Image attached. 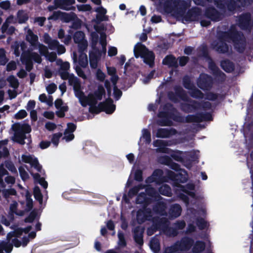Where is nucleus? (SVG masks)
<instances>
[{"label":"nucleus","mask_w":253,"mask_h":253,"mask_svg":"<svg viewBox=\"0 0 253 253\" xmlns=\"http://www.w3.org/2000/svg\"><path fill=\"white\" fill-rule=\"evenodd\" d=\"M226 42L233 43L237 52L243 53L246 48V39L243 33L232 25L226 31H219L217 33V40L211 43V48L219 54H226L229 47Z\"/></svg>","instance_id":"obj_1"},{"label":"nucleus","mask_w":253,"mask_h":253,"mask_svg":"<svg viewBox=\"0 0 253 253\" xmlns=\"http://www.w3.org/2000/svg\"><path fill=\"white\" fill-rule=\"evenodd\" d=\"M190 5V3L184 0H166L163 4L164 11L167 14L172 13L175 17H183L187 22L197 21L201 14V9L195 6L186 13Z\"/></svg>","instance_id":"obj_2"},{"label":"nucleus","mask_w":253,"mask_h":253,"mask_svg":"<svg viewBox=\"0 0 253 253\" xmlns=\"http://www.w3.org/2000/svg\"><path fill=\"white\" fill-rule=\"evenodd\" d=\"M245 0H214L216 7L221 11L234 14L244 5Z\"/></svg>","instance_id":"obj_3"},{"label":"nucleus","mask_w":253,"mask_h":253,"mask_svg":"<svg viewBox=\"0 0 253 253\" xmlns=\"http://www.w3.org/2000/svg\"><path fill=\"white\" fill-rule=\"evenodd\" d=\"M162 111L159 112L158 117L159 118H170L174 121L182 123L184 122V118L178 115L174 114L176 109L173 105L170 103H166L163 106Z\"/></svg>","instance_id":"obj_4"},{"label":"nucleus","mask_w":253,"mask_h":253,"mask_svg":"<svg viewBox=\"0 0 253 253\" xmlns=\"http://www.w3.org/2000/svg\"><path fill=\"white\" fill-rule=\"evenodd\" d=\"M202 54L203 57L208 60H210L209 68L212 71L213 75L215 78H218L221 82H224L225 80L226 75L218 68L215 63L212 61L209 54L208 49L206 46L202 48Z\"/></svg>","instance_id":"obj_5"},{"label":"nucleus","mask_w":253,"mask_h":253,"mask_svg":"<svg viewBox=\"0 0 253 253\" xmlns=\"http://www.w3.org/2000/svg\"><path fill=\"white\" fill-rule=\"evenodd\" d=\"M69 84L72 85L75 96L79 98L81 105L84 107V100H86V96L82 90L81 82L78 78H72L69 80Z\"/></svg>","instance_id":"obj_6"},{"label":"nucleus","mask_w":253,"mask_h":253,"mask_svg":"<svg viewBox=\"0 0 253 253\" xmlns=\"http://www.w3.org/2000/svg\"><path fill=\"white\" fill-rule=\"evenodd\" d=\"M238 26L241 29L251 31L253 28L252 24V16L250 13L245 12L238 17Z\"/></svg>","instance_id":"obj_7"},{"label":"nucleus","mask_w":253,"mask_h":253,"mask_svg":"<svg viewBox=\"0 0 253 253\" xmlns=\"http://www.w3.org/2000/svg\"><path fill=\"white\" fill-rule=\"evenodd\" d=\"M213 84V80L211 76L204 74L200 76L197 82V85L199 88L204 90H208L211 89Z\"/></svg>","instance_id":"obj_8"},{"label":"nucleus","mask_w":253,"mask_h":253,"mask_svg":"<svg viewBox=\"0 0 253 253\" xmlns=\"http://www.w3.org/2000/svg\"><path fill=\"white\" fill-rule=\"evenodd\" d=\"M204 16L213 22H218L222 19V14L212 6L206 8Z\"/></svg>","instance_id":"obj_9"},{"label":"nucleus","mask_w":253,"mask_h":253,"mask_svg":"<svg viewBox=\"0 0 253 253\" xmlns=\"http://www.w3.org/2000/svg\"><path fill=\"white\" fill-rule=\"evenodd\" d=\"M183 101L186 102L180 103V109L183 112L186 113H189L198 110L197 104L194 103V101H197V100L188 97Z\"/></svg>","instance_id":"obj_10"},{"label":"nucleus","mask_w":253,"mask_h":253,"mask_svg":"<svg viewBox=\"0 0 253 253\" xmlns=\"http://www.w3.org/2000/svg\"><path fill=\"white\" fill-rule=\"evenodd\" d=\"M176 242L180 251H188L193 246L194 240L191 237L184 236Z\"/></svg>","instance_id":"obj_11"},{"label":"nucleus","mask_w":253,"mask_h":253,"mask_svg":"<svg viewBox=\"0 0 253 253\" xmlns=\"http://www.w3.org/2000/svg\"><path fill=\"white\" fill-rule=\"evenodd\" d=\"M181 171H182L184 174H182L181 172L175 173L172 171L169 170L167 173L169 179L174 181L175 183H185L187 180V178L186 176L187 172L184 169H182Z\"/></svg>","instance_id":"obj_12"},{"label":"nucleus","mask_w":253,"mask_h":253,"mask_svg":"<svg viewBox=\"0 0 253 253\" xmlns=\"http://www.w3.org/2000/svg\"><path fill=\"white\" fill-rule=\"evenodd\" d=\"M99 107H101L102 112H105L107 114H112L116 109V105L113 104V100L110 97L100 102Z\"/></svg>","instance_id":"obj_13"},{"label":"nucleus","mask_w":253,"mask_h":253,"mask_svg":"<svg viewBox=\"0 0 253 253\" xmlns=\"http://www.w3.org/2000/svg\"><path fill=\"white\" fill-rule=\"evenodd\" d=\"M151 216L150 210H139L136 213V220L138 224H141L146 220H150L148 217Z\"/></svg>","instance_id":"obj_14"},{"label":"nucleus","mask_w":253,"mask_h":253,"mask_svg":"<svg viewBox=\"0 0 253 253\" xmlns=\"http://www.w3.org/2000/svg\"><path fill=\"white\" fill-rule=\"evenodd\" d=\"M156 203L153 207V210L154 212L160 215H166L167 214V205L164 202L161 200L156 201Z\"/></svg>","instance_id":"obj_15"},{"label":"nucleus","mask_w":253,"mask_h":253,"mask_svg":"<svg viewBox=\"0 0 253 253\" xmlns=\"http://www.w3.org/2000/svg\"><path fill=\"white\" fill-rule=\"evenodd\" d=\"M163 64L169 68H177L178 67L177 59L172 54L167 55L162 61Z\"/></svg>","instance_id":"obj_16"},{"label":"nucleus","mask_w":253,"mask_h":253,"mask_svg":"<svg viewBox=\"0 0 253 253\" xmlns=\"http://www.w3.org/2000/svg\"><path fill=\"white\" fill-rule=\"evenodd\" d=\"M153 199L147 196L144 192L140 193L136 198V203L137 204H142L144 207H146L152 203Z\"/></svg>","instance_id":"obj_17"},{"label":"nucleus","mask_w":253,"mask_h":253,"mask_svg":"<svg viewBox=\"0 0 253 253\" xmlns=\"http://www.w3.org/2000/svg\"><path fill=\"white\" fill-rule=\"evenodd\" d=\"M148 50V49L144 44L141 42H138L134 48L133 52L134 56L136 58L139 56L142 57V56H143Z\"/></svg>","instance_id":"obj_18"},{"label":"nucleus","mask_w":253,"mask_h":253,"mask_svg":"<svg viewBox=\"0 0 253 253\" xmlns=\"http://www.w3.org/2000/svg\"><path fill=\"white\" fill-rule=\"evenodd\" d=\"M141 58L143 59L144 62L150 68L154 66L155 55L153 51L148 50Z\"/></svg>","instance_id":"obj_19"},{"label":"nucleus","mask_w":253,"mask_h":253,"mask_svg":"<svg viewBox=\"0 0 253 253\" xmlns=\"http://www.w3.org/2000/svg\"><path fill=\"white\" fill-rule=\"evenodd\" d=\"M146 195L153 198L154 201L161 200L163 198L159 194L158 192L152 186L149 185L145 189Z\"/></svg>","instance_id":"obj_20"},{"label":"nucleus","mask_w":253,"mask_h":253,"mask_svg":"<svg viewBox=\"0 0 253 253\" xmlns=\"http://www.w3.org/2000/svg\"><path fill=\"white\" fill-rule=\"evenodd\" d=\"M220 66L226 73H231L235 69L234 64L229 59L222 60L220 62Z\"/></svg>","instance_id":"obj_21"},{"label":"nucleus","mask_w":253,"mask_h":253,"mask_svg":"<svg viewBox=\"0 0 253 253\" xmlns=\"http://www.w3.org/2000/svg\"><path fill=\"white\" fill-rule=\"evenodd\" d=\"M181 206L178 204H175L171 206L169 210V213L171 217L177 218L181 214Z\"/></svg>","instance_id":"obj_22"},{"label":"nucleus","mask_w":253,"mask_h":253,"mask_svg":"<svg viewBox=\"0 0 253 253\" xmlns=\"http://www.w3.org/2000/svg\"><path fill=\"white\" fill-rule=\"evenodd\" d=\"M192 247V251L193 253H201L205 250L206 244L203 241L198 240L194 243Z\"/></svg>","instance_id":"obj_23"},{"label":"nucleus","mask_w":253,"mask_h":253,"mask_svg":"<svg viewBox=\"0 0 253 253\" xmlns=\"http://www.w3.org/2000/svg\"><path fill=\"white\" fill-rule=\"evenodd\" d=\"M13 128L16 129L19 132H22L24 134L30 133L31 131V126L27 124H20L19 123H16L13 125Z\"/></svg>","instance_id":"obj_24"},{"label":"nucleus","mask_w":253,"mask_h":253,"mask_svg":"<svg viewBox=\"0 0 253 253\" xmlns=\"http://www.w3.org/2000/svg\"><path fill=\"white\" fill-rule=\"evenodd\" d=\"M13 130L15 131L13 141L21 145L25 144V139L26 138V134L16 130L14 128H13Z\"/></svg>","instance_id":"obj_25"},{"label":"nucleus","mask_w":253,"mask_h":253,"mask_svg":"<svg viewBox=\"0 0 253 253\" xmlns=\"http://www.w3.org/2000/svg\"><path fill=\"white\" fill-rule=\"evenodd\" d=\"M26 40L31 45L35 46L38 42V37L34 34L32 30H29L27 32Z\"/></svg>","instance_id":"obj_26"},{"label":"nucleus","mask_w":253,"mask_h":253,"mask_svg":"<svg viewBox=\"0 0 253 253\" xmlns=\"http://www.w3.org/2000/svg\"><path fill=\"white\" fill-rule=\"evenodd\" d=\"M174 90L177 97L182 101L189 97L186 91L180 85H175L174 87Z\"/></svg>","instance_id":"obj_27"},{"label":"nucleus","mask_w":253,"mask_h":253,"mask_svg":"<svg viewBox=\"0 0 253 253\" xmlns=\"http://www.w3.org/2000/svg\"><path fill=\"white\" fill-rule=\"evenodd\" d=\"M159 194L164 196L170 197L172 195L171 189L170 187L166 184H163L159 188Z\"/></svg>","instance_id":"obj_28"},{"label":"nucleus","mask_w":253,"mask_h":253,"mask_svg":"<svg viewBox=\"0 0 253 253\" xmlns=\"http://www.w3.org/2000/svg\"><path fill=\"white\" fill-rule=\"evenodd\" d=\"M189 94L191 97L198 99H202L205 96L204 93L195 86L190 90Z\"/></svg>","instance_id":"obj_29"},{"label":"nucleus","mask_w":253,"mask_h":253,"mask_svg":"<svg viewBox=\"0 0 253 253\" xmlns=\"http://www.w3.org/2000/svg\"><path fill=\"white\" fill-rule=\"evenodd\" d=\"M76 18V14L73 12H71L70 13L62 12L61 20L64 22L68 23L74 20Z\"/></svg>","instance_id":"obj_30"},{"label":"nucleus","mask_w":253,"mask_h":253,"mask_svg":"<svg viewBox=\"0 0 253 253\" xmlns=\"http://www.w3.org/2000/svg\"><path fill=\"white\" fill-rule=\"evenodd\" d=\"M152 174L155 178V179L157 180V183H162L164 181V172L162 169H156L153 171Z\"/></svg>","instance_id":"obj_31"},{"label":"nucleus","mask_w":253,"mask_h":253,"mask_svg":"<svg viewBox=\"0 0 253 253\" xmlns=\"http://www.w3.org/2000/svg\"><path fill=\"white\" fill-rule=\"evenodd\" d=\"M92 94L98 100H101L105 95V90L102 85H99L97 89Z\"/></svg>","instance_id":"obj_32"},{"label":"nucleus","mask_w":253,"mask_h":253,"mask_svg":"<svg viewBox=\"0 0 253 253\" xmlns=\"http://www.w3.org/2000/svg\"><path fill=\"white\" fill-rule=\"evenodd\" d=\"M170 135V131L168 128H160L158 129L156 137L158 138H168Z\"/></svg>","instance_id":"obj_33"},{"label":"nucleus","mask_w":253,"mask_h":253,"mask_svg":"<svg viewBox=\"0 0 253 253\" xmlns=\"http://www.w3.org/2000/svg\"><path fill=\"white\" fill-rule=\"evenodd\" d=\"M28 58L31 59V60H34L35 62L41 64L42 61L41 56L36 52H32L29 53L28 54L25 55Z\"/></svg>","instance_id":"obj_34"},{"label":"nucleus","mask_w":253,"mask_h":253,"mask_svg":"<svg viewBox=\"0 0 253 253\" xmlns=\"http://www.w3.org/2000/svg\"><path fill=\"white\" fill-rule=\"evenodd\" d=\"M194 103L197 104L198 110L201 109L203 110H210L211 108V104L209 101H201L199 102L194 101Z\"/></svg>","instance_id":"obj_35"},{"label":"nucleus","mask_w":253,"mask_h":253,"mask_svg":"<svg viewBox=\"0 0 253 253\" xmlns=\"http://www.w3.org/2000/svg\"><path fill=\"white\" fill-rule=\"evenodd\" d=\"M183 154V152L182 151L176 150L170 154V157L171 158H172L177 162H182L184 161Z\"/></svg>","instance_id":"obj_36"},{"label":"nucleus","mask_w":253,"mask_h":253,"mask_svg":"<svg viewBox=\"0 0 253 253\" xmlns=\"http://www.w3.org/2000/svg\"><path fill=\"white\" fill-rule=\"evenodd\" d=\"M78 63L80 66L83 68H85L88 65L87 57L85 53L79 54Z\"/></svg>","instance_id":"obj_37"},{"label":"nucleus","mask_w":253,"mask_h":253,"mask_svg":"<svg viewBox=\"0 0 253 253\" xmlns=\"http://www.w3.org/2000/svg\"><path fill=\"white\" fill-rule=\"evenodd\" d=\"M33 194L35 199L40 203H42L43 200V196L39 186H36L34 187L33 190Z\"/></svg>","instance_id":"obj_38"},{"label":"nucleus","mask_w":253,"mask_h":253,"mask_svg":"<svg viewBox=\"0 0 253 253\" xmlns=\"http://www.w3.org/2000/svg\"><path fill=\"white\" fill-rule=\"evenodd\" d=\"M200 121L198 113L196 115H188L185 117V119H184V122L183 123H200Z\"/></svg>","instance_id":"obj_39"},{"label":"nucleus","mask_w":253,"mask_h":253,"mask_svg":"<svg viewBox=\"0 0 253 253\" xmlns=\"http://www.w3.org/2000/svg\"><path fill=\"white\" fill-rule=\"evenodd\" d=\"M58 74L60 76L61 78L63 80H68L69 83V80L72 78H77L74 76V74H70L68 71H61L58 70Z\"/></svg>","instance_id":"obj_40"},{"label":"nucleus","mask_w":253,"mask_h":253,"mask_svg":"<svg viewBox=\"0 0 253 253\" xmlns=\"http://www.w3.org/2000/svg\"><path fill=\"white\" fill-rule=\"evenodd\" d=\"M98 100L92 94L88 95V97H86V100H84V104L87 103L90 106L96 105Z\"/></svg>","instance_id":"obj_41"},{"label":"nucleus","mask_w":253,"mask_h":253,"mask_svg":"<svg viewBox=\"0 0 253 253\" xmlns=\"http://www.w3.org/2000/svg\"><path fill=\"white\" fill-rule=\"evenodd\" d=\"M183 86L187 89L191 90L195 86L192 83L190 78L188 76H185L183 79Z\"/></svg>","instance_id":"obj_42"},{"label":"nucleus","mask_w":253,"mask_h":253,"mask_svg":"<svg viewBox=\"0 0 253 253\" xmlns=\"http://www.w3.org/2000/svg\"><path fill=\"white\" fill-rule=\"evenodd\" d=\"M164 223L163 218H161L159 217H154L152 218V225L157 229V230H159Z\"/></svg>","instance_id":"obj_43"},{"label":"nucleus","mask_w":253,"mask_h":253,"mask_svg":"<svg viewBox=\"0 0 253 253\" xmlns=\"http://www.w3.org/2000/svg\"><path fill=\"white\" fill-rule=\"evenodd\" d=\"M84 37V34L83 31H78L75 33L73 36V40L75 43H79L83 42Z\"/></svg>","instance_id":"obj_44"},{"label":"nucleus","mask_w":253,"mask_h":253,"mask_svg":"<svg viewBox=\"0 0 253 253\" xmlns=\"http://www.w3.org/2000/svg\"><path fill=\"white\" fill-rule=\"evenodd\" d=\"M7 81L9 82L10 86L14 88H17L19 86V83L18 80L13 75H10L7 78Z\"/></svg>","instance_id":"obj_45"},{"label":"nucleus","mask_w":253,"mask_h":253,"mask_svg":"<svg viewBox=\"0 0 253 253\" xmlns=\"http://www.w3.org/2000/svg\"><path fill=\"white\" fill-rule=\"evenodd\" d=\"M199 118L200 121V123L203 121H209L212 120L211 114L209 112L206 113H198Z\"/></svg>","instance_id":"obj_46"},{"label":"nucleus","mask_w":253,"mask_h":253,"mask_svg":"<svg viewBox=\"0 0 253 253\" xmlns=\"http://www.w3.org/2000/svg\"><path fill=\"white\" fill-rule=\"evenodd\" d=\"M8 172L4 168L2 165L0 166V186L3 188L5 187V185L3 180V176L8 175Z\"/></svg>","instance_id":"obj_47"},{"label":"nucleus","mask_w":253,"mask_h":253,"mask_svg":"<svg viewBox=\"0 0 253 253\" xmlns=\"http://www.w3.org/2000/svg\"><path fill=\"white\" fill-rule=\"evenodd\" d=\"M75 3V0H63L61 9L70 10L71 9V6Z\"/></svg>","instance_id":"obj_48"},{"label":"nucleus","mask_w":253,"mask_h":253,"mask_svg":"<svg viewBox=\"0 0 253 253\" xmlns=\"http://www.w3.org/2000/svg\"><path fill=\"white\" fill-rule=\"evenodd\" d=\"M26 207L27 208V211H31L33 207V200L31 198V195L30 193L27 191L26 193Z\"/></svg>","instance_id":"obj_49"},{"label":"nucleus","mask_w":253,"mask_h":253,"mask_svg":"<svg viewBox=\"0 0 253 253\" xmlns=\"http://www.w3.org/2000/svg\"><path fill=\"white\" fill-rule=\"evenodd\" d=\"M16 194V190L14 188L4 189L2 190L3 197L6 199L8 198L10 196H15Z\"/></svg>","instance_id":"obj_50"},{"label":"nucleus","mask_w":253,"mask_h":253,"mask_svg":"<svg viewBox=\"0 0 253 253\" xmlns=\"http://www.w3.org/2000/svg\"><path fill=\"white\" fill-rule=\"evenodd\" d=\"M17 16L19 23H24L28 19L27 14L24 13L23 10H19L17 12Z\"/></svg>","instance_id":"obj_51"},{"label":"nucleus","mask_w":253,"mask_h":253,"mask_svg":"<svg viewBox=\"0 0 253 253\" xmlns=\"http://www.w3.org/2000/svg\"><path fill=\"white\" fill-rule=\"evenodd\" d=\"M23 62L25 61L26 70L28 72H30L33 68V63L31 59L28 58L26 56L23 58Z\"/></svg>","instance_id":"obj_52"},{"label":"nucleus","mask_w":253,"mask_h":253,"mask_svg":"<svg viewBox=\"0 0 253 253\" xmlns=\"http://www.w3.org/2000/svg\"><path fill=\"white\" fill-rule=\"evenodd\" d=\"M150 248L152 250L155 252H158L160 250V245L159 240L157 239H153L150 241Z\"/></svg>","instance_id":"obj_53"},{"label":"nucleus","mask_w":253,"mask_h":253,"mask_svg":"<svg viewBox=\"0 0 253 253\" xmlns=\"http://www.w3.org/2000/svg\"><path fill=\"white\" fill-rule=\"evenodd\" d=\"M62 136V133L61 132H57L53 134L51 142H52L55 146L57 147L58 145L59 139Z\"/></svg>","instance_id":"obj_54"},{"label":"nucleus","mask_w":253,"mask_h":253,"mask_svg":"<svg viewBox=\"0 0 253 253\" xmlns=\"http://www.w3.org/2000/svg\"><path fill=\"white\" fill-rule=\"evenodd\" d=\"M162 119L158 122V124L161 126H171L172 125V122L170 120V118H161Z\"/></svg>","instance_id":"obj_55"},{"label":"nucleus","mask_w":253,"mask_h":253,"mask_svg":"<svg viewBox=\"0 0 253 253\" xmlns=\"http://www.w3.org/2000/svg\"><path fill=\"white\" fill-rule=\"evenodd\" d=\"M219 94L218 93H214L212 92H208L205 94L204 98L206 100L210 101H215L217 99Z\"/></svg>","instance_id":"obj_56"},{"label":"nucleus","mask_w":253,"mask_h":253,"mask_svg":"<svg viewBox=\"0 0 253 253\" xmlns=\"http://www.w3.org/2000/svg\"><path fill=\"white\" fill-rule=\"evenodd\" d=\"M18 203L16 201H13L12 203L10 205L9 211L10 214L11 216V220L14 218V214L16 213L17 211Z\"/></svg>","instance_id":"obj_57"},{"label":"nucleus","mask_w":253,"mask_h":253,"mask_svg":"<svg viewBox=\"0 0 253 253\" xmlns=\"http://www.w3.org/2000/svg\"><path fill=\"white\" fill-rule=\"evenodd\" d=\"M101 56V51L98 49L96 48L94 51L91 52L89 53V59L99 60Z\"/></svg>","instance_id":"obj_58"},{"label":"nucleus","mask_w":253,"mask_h":253,"mask_svg":"<svg viewBox=\"0 0 253 253\" xmlns=\"http://www.w3.org/2000/svg\"><path fill=\"white\" fill-rule=\"evenodd\" d=\"M37 215V212L35 211H32L29 215L27 216L25 219L24 221L26 223H32L35 219L36 216Z\"/></svg>","instance_id":"obj_59"},{"label":"nucleus","mask_w":253,"mask_h":253,"mask_svg":"<svg viewBox=\"0 0 253 253\" xmlns=\"http://www.w3.org/2000/svg\"><path fill=\"white\" fill-rule=\"evenodd\" d=\"M196 225L200 230L204 229L207 227V222L203 218H197L196 220Z\"/></svg>","instance_id":"obj_60"},{"label":"nucleus","mask_w":253,"mask_h":253,"mask_svg":"<svg viewBox=\"0 0 253 253\" xmlns=\"http://www.w3.org/2000/svg\"><path fill=\"white\" fill-rule=\"evenodd\" d=\"M39 52L41 55L47 57L48 50L47 47L45 45L40 43L39 44Z\"/></svg>","instance_id":"obj_61"},{"label":"nucleus","mask_w":253,"mask_h":253,"mask_svg":"<svg viewBox=\"0 0 253 253\" xmlns=\"http://www.w3.org/2000/svg\"><path fill=\"white\" fill-rule=\"evenodd\" d=\"M6 168L11 172L13 173H15L17 174V169L13 164V163L11 161H7L5 164Z\"/></svg>","instance_id":"obj_62"},{"label":"nucleus","mask_w":253,"mask_h":253,"mask_svg":"<svg viewBox=\"0 0 253 253\" xmlns=\"http://www.w3.org/2000/svg\"><path fill=\"white\" fill-rule=\"evenodd\" d=\"M18 169L20 177L23 181H26L29 178L28 173L22 166L19 167Z\"/></svg>","instance_id":"obj_63"},{"label":"nucleus","mask_w":253,"mask_h":253,"mask_svg":"<svg viewBox=\"0 0 253 253\" xmlns=\"http://www.w3.org/2000/svg\"><path fill=\"white\" fill-rule=\"evenodd\" d=\"M143 172L140 169H137L134 172V179L138 182L143 180Z\"/></svg>","instance_id":"obj_64"}]
</instances>
